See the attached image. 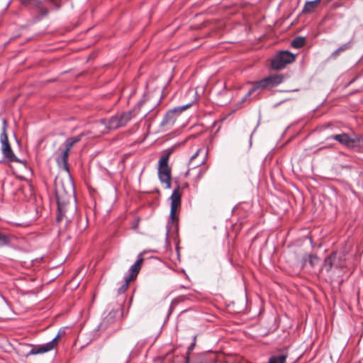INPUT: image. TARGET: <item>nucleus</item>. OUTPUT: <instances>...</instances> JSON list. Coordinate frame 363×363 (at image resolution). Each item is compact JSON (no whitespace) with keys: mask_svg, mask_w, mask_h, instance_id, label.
<instances>
[{"mask_svg":"<svg viewBox=\"0 0 363 363\" xmlns=\"http://www.w3.org/2000/svg\"><path fill=\"white\" fill-rule=\"evenodd\" d=\"M55 197L57 204L58 215L57 221L60 222L68 210L70 201L73 200L74 189L72 183L67 181L66 184L62 180H56Z\"/></svg>","mask_w":363,"mask_h":363,"instance_id":"nucleus-1","label":"nucleus"},{"mask_svg":"<svg viewBox=\"0 0 363 363\" xmlns=\"http://www.w3.org/2000/svg\"><path fill=\"white\" fill-rule=\"evenodd\" d=\"M133 117L131 111L117 113L109 119H101L97 124L103 125L106 130H116L125 126Z\"/></svg>","mask_w":363,"mask_h":363,"instance_id":"nucleus-2","label":"nucleus"},{"mask_svg":"<svg viewBox=\"0 0 363 363\" xmlns=\"http://www.w3.org/2000/svg\"><path fill=\"white\" fill-rule=\"evenodd\" d=\"M170 154L169 152L162 155L158 162V177L166 189L171 188V168L168 164Z\"/></svg>","mask_w":363,"mask_h":363,"instance_id":"nucleus-3","label":"nucleus"},{"mask_svg":"<svg viewBox=\"0 0 363 363\" xmlns=\"http://www.w3.org/2000/svg\"><path fill=\"white\" fill-rule=\"evenodd\" d=\"M296 55L288 50H281L277 53L272 60V67L279 70L284 68L288 64L294 62Z\"/></svg>","mask_w":363,"mask_h":363,"instance_id":"nucleus-4","label":"nucleus"},{"mask_svg":"<svg viewBox=\"0 0 363 363\" xmlns=\"http://www.w3.org/2000/svg\"><path fill=\"white\" fill-rule=\"evenodd\" d=\"M208 148H204L203 147L199 148L189 159V169L185 173V177L190 175V172L191 169H196L206 164L208 158Z\"/></svg>","mask_w":363,"mask_h":363,"instance_id":"nucleus-5","label":"nucleus"},{"mask_svg":"<svg viewBox=\"0 0 363 363\" xmlns=\"http://www.w3.org/2000/svg\"><path fill=\"white\" fill-rule=\"evenodd\" d=\"M340 144L345 145L348 148L357 150L363 147V138L359 136L350 137L347 133L337 134L330 137Z\"/></svg>","mask_w":363,"mask_h":363,"instance_id":"nucleus-6","label":"nucleus"},{"mask_svg":"<svg viewBox=\"0 0 363 363\" xmlns=\"http://www.w3.org/2000/svg\"><path fill=\"white\" fill-rule=\"evenodd\" d=\"M6 121H3L2 133L0 135V140L1 143V151L4 156L10 162H18L14 153L13 152L10 143L9 142L8 135L6 133Z\"/></svg>","mask_w":363,"mask_h":363,"instance_id":"nucleus-7","label":"nucleus"},{"mask_svg":"<svg viewBox=\"0 0 363 363\" xmlns=\"http://www.w3.org/2000/svg\"><path fill=\"white\" fill-rule=\"evenodd\" d=\"M181 193L179 188H176L171 196V208H170V220L172 224H177L179 220L178 212L181 206Z\"/></svg>","mask_w":363,"mask_h":363,"instance_id":"nucleus-8","label":"nucleus"},{"mask_svg":"<svg viewBox=\"0 0 363 363\" xmlns=\"http://www.w3.org/2000/svg\"><path fill=\"white\" fill-rule=\"evenodd\" d=\"M64 334V330H60L56 337L52 341L46 344L38 345L33 347V349L28 352V356L45 353L52 350L54 348L57 347L60 338L62 337Z\"/></svg>","mask_w":363,"mask_h":363,"instance_id":"nucleus-9","label":"nucleus"},{"mask_svg":"<svg viewBox=\"0 0 363 363\" xmlns=\"http://www.w3.org/2000/svg\"><path fill=\"white\" fill-rule=\"evenodd\" d=\"M19 4L26 8L33 9L40 16H46L48 9L43 4L41 0H18Z\"/></svg>","mask_w":363,"mask_h":363,"instance_id":"nucleus-10","label":"nucleus"},{"mask_svg":"<svg viewBox=\"0 0 363 363\" xmlns=\"http://www.w3.org/2000/svg\"><path fill=\"white\" fill-rule=\"evenodd\" d=\"M83 136V134H80L74 138H70L67 139L65 141V150L63 151L61 156V162L66 165L67 163L69 152L70 149L77 143H79Z\"/></svg>","mask_w":363,"mask_h":363,"instance_id":"nucleus-11","label":"nucleus"},{"mask_svg":"<svg viewBox=\"0 0 363 363\" xmlns=\"http://www.w3.org/2000/svg\"><path fill=\"white\" fill-rule=\"evenodd\" d=\"M143 261L144 259L142 257V255H139L137 261L130 267V274L129 275L130 279H134L136 278L141 269Z\"/></svg>","mask_w":363,"mask_h":363,"instance_id":"nucleus-12","label":"nucleus"},{"mask_svg":"<svg viewBox=\"0 0 363 363\" xmlns=\"http://www.w3.org/2000/svg\"><path fill=\"white\" fill-rule=\"evenodd\" d=\"M337 257V252H333L329 256L325 257L323 262V267L327 272L330 271L333 266H337L335 264V259Z\"/></svg>","mask_w":363,"mask_h":363,"instance_id":"nucleus-13","label":"nucleus"},{"mask_svg":"<svg viewBox=\"0 0 363 363\" xmlns=\"http://www.w3.org/2000/svg\"><path fill=\"white\" fill-rule=\"evenodd\" d=\"M320 2V0L307 1L303 6L302 12L305 13H312L318 7Z\"/></svg>","mask_w":363,"mask_h":363,"instance_id":"nucleus-14","label":"nucleus"},{"mask_svg":"<svg viewBox=\"0 0 363 363\" xmlns=\"http://www.w3.org/2000/svg\"><path fill=\"white\" fill-rule=\"evenodd\" d=\"M318 257L314 255H308L303 257L302 262L303 265H306L308 263L311 267H314L318 262Z\"/></svg>","mask_w":363,"mask_h":363,"instance_id":"nucleus-15","label":"nucleus"},{"mask_svg":"<svg viewBox=\"0 0 363 363\" xmlns=\"http://www.w3.org/2000/svg\"><path fill=\"white\" fill-rule=\"evenodd\" d=\"M352 41H350L347 43H345L343 45H342L341 46H340L337 49H336L335 51H333L331 54V57L335 59L336 57H337L340 54L347 50H349L352 48Z\"/></svg>","mask_w":363,"mask_h":363,"instance_id":"nucleus-16","label":"nucleus"},{"mask_svg":"<svg viewBox=\"0 0 363 363\" xmlns=\"http://www.w3.org/2000/svg\"><path fill=\"white\" fill-rule=\"evenodd\" d=\"M305 43L306 38L304 37H297L291 41V45L294 48H301L305 45Z\"/></svg>","mask_w":363,"mask_h":363,"instance_id":"nucleus-17","label":"nucleus"},{"mask_svg":"<svg viewBox=\"0 0 363 363\" xmlns=\"http://www.w3.org/2000/svg\"><path fill=\"white\" fill-rule=\"evenodd\" d=\"M286 358L284 355L273 356L269 358V363H285Z\"/></svg>","mask_w":363,"mask_h":363,"instance_id":"nucleus-18","label":"nucleus"},{"mask_svg":"<svg viewBox=\"0 0 363 363\" xmlns=\"http://www.w3.org/2000/svg\"><path fill=\"white\" fill-rule=\"evenodd\" d=\"M271 79L267 78L264 79L259 82H257L256 84L253 86L252 88H251V91L255 89L259 88V87H265L267 84H268L269 81H270Z\"/></svg>","mask_w":363,"mask_h":363,"instance_id":"nucleus-19","label":"nucleus"},{"mask_svg":"<svg viewBox=\"0 0 363 363\" xmlns=\"http://www.w3.org/2000/svg\"><path fill=\"white\" fill-rule=\"evenodd\" d=\"M9 242V238L6 234L0 233V247L7 245Z\"/></svg>","mask_w":363,"mask_h":363,"instance_id":"nucleus-20","label":"nucleus"},{"mask_svg":"<svg viewBox=\"0 0 363 363\" xmlns=\"http://www.w3.org/2000/svg\"><path fill=\"white\" fill-rule=\"evenodd\" d=\"M133 279H130V277H127L125 279V282L124 284H123V286L120 288L119 289V292L121 293V292H124L125 291H126V289H128V285H129V283L132 281Z\"/></svg>","mask_w":363,"mask_h":363,"instance_id":"nucleus-21","label":"nucleus"},{"mask_svg":"<svg viewBox=\"0 0 363 363\" xmlns=\"http://www.w3.org/2000/svg\"><path fill=\"white\" fill-rule=\"evenodd\" d=\"M48 2L50 3L53 5L56 9H60L61 7V1L62 0H46Z\"/></svg>","mask_w":363,"mask_h":363,"instance_id":"nucleus-22","label":"nucleus"},{"mask_svg":"<svg viewBox=\"0 0 363 363\" xmlns=\"http://www.w3.org/2000/svg\"><path fill=\"white\" fill-rule=\"evenodd\" d=\"M205 171L203 169H202L201 168H200L199 170H198V174H197V176L196 177V181H198L200 179V178L203 176V174H204Z\"/></svg>","mask_w":363,"mask_h":363,"instance_id":"nucleus-23","label":"nucleus"},{"mask_svg":"<svg viewBox=\"0 0 363 363\" xmlns=\"http://www.w3.org/2000/svg\"><path fill=\"white\" fill-rule=\"evenodd\" d=\"M174 111H176V110L174 111H170V112H168L167 116H166V118L164 119V121L163 122V123H167V120L169 118H171L172 117V115L174 114Z\"/></svg>","mask_w":363,"mask_h":363,"instance_id":"nucleus-24","label":"nucleus"},{"mask_svg":"<svg viewBox=\"0 0 363 363\" xmlns=\"http://www.w3.org/2000/svg\"><path fill=\"white\" fill-rule=\"evenodd\" d=\"M191 106V104H188L186 106H184L182 107H180L179 109H180V111H184V110H186V108H188L189 107Z\"/></svg>","mask_w":363,"mask_h":363,"instance_id":"nucleus-25","label":"nucleus"},{"mask_svg":"<svg viewBox=\"0 0 363 363\" xmlns=\"http://www.w3.org/2000/svg\"><path fill=\"white\" fill-rule=\"evenodd\" d=\"M274 79L276 83H279L281 81L279 77H276Z\"/></svg>","mask_w":363,"mask_h":363,"instance_id":"nucleus-26","label":"nucleus"},{"mask_svg":"<svg viewBox=\"0 0 363 363\" xmlns=\"http://www.w3.org/2000/svg\"><path fill=\"white\" fill-rule=\"evenodd\" d=\"M194 343L191 344V346L189 347V350H191L193 349L194 346Z\"/></svg>","mask_w":363,"mask_h":363,"instance_id":"nucleus-27","label":"nucleus"},{"mask_svg":"<svg viewBox=\"0 0 363 363\" xmlns=\"http://www.w3.org/2000/svg\"><path fill=\"white\" fill-rule=\"evenodd\" d=\"M186 363H188V359L186 361Z\"/></svg>","mask_w":363,"mask_h":363,"instance_id":"nucleus-28","label":"nucleus"}]
</instances>
